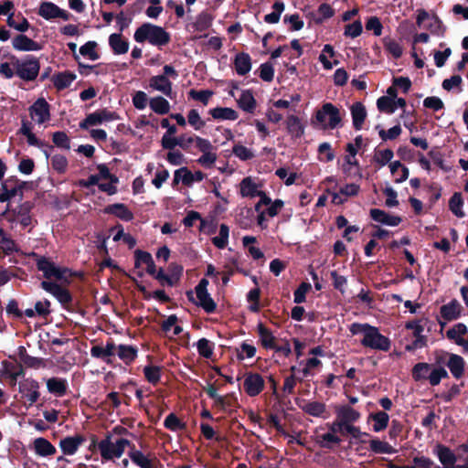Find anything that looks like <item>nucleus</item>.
<instances>
[{
  "mask_svg": "<svg viewBox=\"0 0 468 468\" xmlns=\"http://www.w3.org/2000/svg\"><path fill=\"white\" fill-rule=\"evenodd\" d=\"M349 331L354 335H361V344L371 349L388 351L390 348V341L381 335L379 330L368 324L354 323L350 325Z\"/></svg>",
  "mask_w": 468,
  "mask_h": 468,
  "instance_id": "1",
  "label": "nucleus"
},
{
  "mask_svg": "<svg viewBox=\"0 0 468 468\" xmlns=\"http://www.w3.org/2000/svg\"><path fill=\"white\" fill-rule=\"evenodd\" d=\"M9 60L16 69V76L24 81L35 80L40 70L39 59L33 55H27L23 58H18L15 55L9 56Z\"/></svg>",
  "mask_w": 468,
  "mask_h": 468,
  "instance_id": "2",
  "label": "nucleus"
},
{
  "mask_svg": "<svg viewBox=\"0 0 468 468\" xmlns=\"http://www.w3.org/2000/svg\"><path fill=\"white\" fill-rule=\"evenodd\" d=\"M134 39L140 43L148 41L154 46H164L169 42L170 36L163 27L146 23L135 31Z\"/></svg>",
  "mask_w": 468,
  "mask_h": 468,
  "instance_id": "3",
  "label": "nucleus"
},
{
  "mask_svg": "<svg viewBox=\"0 0 468 468\" xmlns=\"http://www.w3.org/2000/svg\"><path fill=\"white\" fill-rule=\"evenodd\" d=\"M40 287L52 294L64 309L69 312H76L77 305L74 303L72 294L69 289L50 281H42Z\"/></svg>",
  "mask_w": 468,
  "mask_h": 468,
  "instance_id": "4",
  "label": "nucleus"
},
{
  "mask_svg": "<svg viewBox=\"0 0 468 468\" xmlns=\"http://www.w3.org/2000/svg\"><path fill=\"white\" fill-rule=\"evenodd\" d=\"M341 122L339 110L332 103H324L315 114V123L322 129H335Z\"/></svg>",
  "mask_w": 468,
  "mask_h": 468,
  "instance_id": "5",
  "label": "nucleus"
},
{
  "mask_svg": "<svg viewBox=\"0 0 468 468\" xmlns=\"http://www.w3.org/2000/svg\"><path fill=\"white\" fill-rule=\"evenodd\" d=\"M264 182L259 177L246 176L239 184V194L242 198L253 199L266 194Z\"/></svg>",
  "mask_w": 468,
  "mask_h": 468,
  "instance_id": "6",
  "label": "nucleus"
},
{
  "mask_svg": "<svg viewBox=\"0 0 468 468\" xmlns=\"http://www.w3.org/2000/svg\"><path fill=\"white\" fill-rule=\"evenodd\" d=\"M207 285L208 281L207 279H202L197 285L195 303L202 307L207 313H213L216 309V303L207 292Z\"/></svg>",
  "mask_w": 468,
  "mask_h": 468,
  "instance_id": "7",
  "label": "nucleus"
},
{
  "mask_svg": "<svg viewBox=\"0 0 468 468\" xmlns=\"http://www.w3.org/2000/svg\"><path fill=\"white\" fill-rule=\"evenodd\" d=\"M37 14L46 20L61 18L68 21L72 16V15L68 11L61 9L54 3L48 1H43L40 3Z\"/></svg>",
  "mask_w": 468,
  "mask_h": 468,
  "instance_id": "8",
  "label": "nucleus"
},
{
  "mask_svg": "<svg viewBox=\"0 0 468 468\" xmlns=\"http://www.w3.org/2000/svg\"><path fill=\"white\" fill-rule=\"evenodd\" d=\"M28 256L35 261L37 271L43 272V276L47 281L56 279L58 266H57L54 261L34 251L30 252Z\"/></svg>",
  "mask_w": 468,
  "mask_h": 468,
  "instance_id": "9",
  "label": "nucleus"
},
{
  "mask_svg": "<svg viewBox=\"0 0 468 468\" xmlns=\"http://www.w3.org/2000/svg\"><path fill=\"white\" fill-rule=\"evenodd\" d=\"M29 114L38 124L50 119V105L44 98H38L29 108Z\"/></svg>",
  "mask_w": 468,
  "mask_h": 468,
  "instance_id": "10",
  "label": "nucleus"
},
{
  "mask_svg": "<svg viewBox=\"0 0 468 468\" xmlns=\"http://www.w3.org/2000/svg\"><path fill=\"white\" fill-rule=\"evenodd\" d=\"M116 118L114 112H110L106 109L96 111L90 113L79 124L82 130H87L90 126H95L102 123L103 122L114 120Z\"/></svg>",
  "mask_w": 468,
  "mask_h": 468,
  "instance_id": "11",
  "label": "nucleus"
},
{
  "mask_svg": "<svg viewBox=\"0 0 468 468\" xmlns=\"http://www.w3.org/2000/svg\"><path fill=\"white\" fill-rule=\"evenodd\" d=\"M244 390L250 396L259 395L264 388L265 382L263 378L258 373H248L244 377Z\"/></svg>",
  "mask_w": 468,
  "mask_h": 468,
  "instance_id": "12",
  "label": "nucleus"
},
{
  "mask_svg": "<svg viewBox=\"0 0 468 468\" xmlns=\"http://www.w3.org/2000/svg\"><path fill=\"white\" fill-rule=\"evenodd\" d=\"M405 327L411 331L413 337L415 338L413 342L406 346L407 350H414L418 348H422L426 345V336L423 335V325L420 324V321H410L408 322Z\"/></svg>",
  "mask_w": 468,
  "mask_h": 468,
  "instance_id": "13",
  "label": "nucleus"
},
{
  "mask_svg": "<svg viewBox=\"0 0 468 468\" xmlns=\"http://www.w3.org/2000/svg\"><path fill=\"white\" fill-rule=\"evenodd\" d=\"M467 333V326L464 324L459 323L447 330L446 336L456 345L462 346L464 352L468 353V340L464 339Z\"/></svg>",
  "mask_w": 468,
  "mask_h": 468,
  "instance_id": "14",
  "label": "nucleus"
},
{
  "mask_svg": "<svg viewBox=\"0 0 468 468\" xmlns=\"http://www.w3.org/2000/svg\"><path fill=\"white\" fill-rule=\"evenodd\" d=\"M17 177L12 176L5 179L1 184L0 202H9L13 197L19 196L20 191L18 188Z\"/></svg>",
  "mask_w": 468,
  "mask_h": 468,
  "instance_id": "15",
  "label": "nucleus"
},
{
  "mask_svg": "<svg viewBox=\"0 0 468 468\" xmlns=\"http://www.w3.org/2000/svg\"><path fill=\"white\" fill-rule=\"evenodd\" d=\"M205 178V175L201 171L191 172L186 167H181L175 171L174 181L176 183L181 181L184 185L190 186L195 182H200Z\"/></svg>",
  "mask_w": 468,
  "mask_h": 468,
  "instance_id": "16",
  "label": "nucleus"
},
{
  "mask_svg": "<svg viewBox=\"0 0 468 468\" xmlns=\"http://www.w3.org/2000/svg\"><path fill=\"white\" fill-rule=\"evenodd\" d=\"M299 366L302 367L298 370L299 381H303L311 377H314L319 371L322 362L317 357H310L305 361H300Z\"/></svg>",
  "mask_w": 468,
  "mask_h": 468,
  "instance_id": "17",
  "label": "nucleus"
},
{
  "mask_svg": "<svg viewBox=\"0 0 468 468\" xmlns=\"http://www.w3.org/2000/svg\"><path fill=\"white\" fill-rule=\"evenodd\" d=\"M12 47L17 51H38L41 45L24 34L16 35L12 39Z\"/></svg>",
  "mask_w": 468,
  "mask_h": 468,
  "instance_id": "18",
  "label": "nucleus"
},
{
  "mask_svg": "<svg viewBox=\"0 0 468 468\" xmlns=\"http://www.w3.org/2000/svg\"><path fill=\"white\" fill-rule=\"evenodd\" d=\"M86 441L81 434L75 436H67L60 440L59 447L65 455H73L77 452L80 446Z\"/></svg>",
  "mask_w": 468,
  "mask_h": 468,
  "instance_id": "19",
  "label": "nucleus"
},
{
  "mask_svg": "<svg viewBox=\"0 0 468 468\" xmlns=\"http://www.w3.org/2000/svg\"><path fill=\"white\" fill-rule=\"evenodd\" d=\"M39 383L35 379H26L24 383L19 386L20 392H27L26 397L29 406L35 404L39 399L40 393Z\"/></svg>",
  "mask_w": 468,
  "mask_h": 468,
  "instance_id": "20",
  "label": "nucleus"
},
{
  "mask_svg": "<svg viewBox=\"0 0 468 468\" xmlns=\"http://www.w3.org/2000/svg\"><path fill=\"white\" fill-rule=\"evenodd\" d=\"M149 86L153 90L160 91L169 98H173L172 83L165 76L152 77L149 80Z\"/></svg>",
  "mask_w": 468,
  "mask_h": 468,
  "instance_id": "21",
  "label": "nucleus"
},
{
  "mask_svg": "<svg viewBox=\"0 0 468 468\" xmlns=\"http://www.w3.org/2000/svg\"><path fill=\"white\" fill-rule=\"evenodd\" d=\"M33 449L38 456H52L57 452L55 446L46 438L39 437L34 440Z\"/></svg>",
  "mask_w": 468,
  "mask_h": 468,
  "instance_id": "22",
  "label": "nucleus"
},
{
  "mask_svg": "<svg viewBox=\"0 0 468 468\" xmlns=\"http://www.w3.org/2000/svg\"><path fill=\"white\" fill-rule=\"evenodd\" d=\"M47 388L49 393L57 397H63L67 394L68 381L62 378H50L47 380Z\"/></svg>",
  "mask_w": 468,
  "mask_h": 468,
  "instance_id": "23",
  "label": "nucleus"
},
{
  "mask_svg": "<svg viewBox=\"0 0 468 468\" xmlns=\"http://www.w3.org/2000/svg\"><path fill=\"white\" fill-rule=\"evenodd\" d=\"M101 458L104 460H112L117 457V442L113 443L111 441V435H107L97 445Z\"/></svg>",
  "mask_w": 468,
  "mask_h": 468,
  "instance_id": "24",
  "label": "nucleus"
},
{
  "mask_svg": "<svg viewBox=\"0 0 468 468\" xmlns=\"http://www.w3.org/2000/svg\"><path fill=\"white\" fill-rule=\"evenodd\" d=\"M370 216L375 221L388 226L395 227L401 222V218L399 217L388 214L384 210L378 208L371 209Z\"/></svg>",
  "mask_w": 468,
  "mask_h": 468,
  "instance_id": "25",
  "label": "nucleus"
},
{
  "mask_svg": "<svg viewBox=\"0 0 468 468\" xmlns=\"http://www.w3.org/2000/svg\"><path fill=\"white\" fill-rule=\"evenodd\" d=\"M234 68L238 75L244 76L251 69V59L247 53H239L234 58Z\"/></svg>",
  "mask_w": 468,
  "mask_h": 468,
  "instance_id": "26",
  "label": "nucleus"
},
{
  "mask_svg": "<svg viewBox=\"0 0 468 468\" xmlns=\"http://www.w3.org/2000/svg\"><path fill=\"white\" fill-rule=\"evenodd\" d=\"M353 125L356 130H361L364 121L367 117V111L361 102L354 103L351 108Z\"/></svg>",
  "mask_w": 468,
  "mask_h": 468,
  "instance_id": "27",
  "label": "nucleus"
},
{
  "mask_svg": "<svg viewBox=\"0 0 468 468\" xmlns=\"http://www.w3.org/2000/svg\"><path fill=\"white\" fill-rule=\"evenodd\" d=\"M301 409L307 414L314 417L326 418L325 405L318 401H303Z\"/></svg>",
  "mask_w": 468,
  "mask_h": 468,
  "instance_id": "28",
  "label": "nucleus"
},
{
  "mask_svg": "<svg viewBox=\"0 0 468 468\" xmlns=\"http://www.w3.org/2000/svg\"><path fill=\"white\" fill-rule=\"evenodd\" d=\"M150 109L156 114L165 115L171 110L169 101L162 96L153 97L149 100Z\"/></svg>",
  "mask_w": 468,
  "mask_h": 468,
  "instance_id": "29",
  "label": "nucleus"
},
{
  "mask_svg": "<svg viewBox=\"0 0 468 468\" xmlns=\"http://www.w3.org/2000/svg\"><path fill=\"white\" fill-rule=\"evenodd\" d=\"M447 367L452 376L459 378L463 376L464 371V360L462 356L452 354L447 362Z\"/></svg>",
  "mask_w": 468,
  "mask_h": 468,
  "instance_id": "30",
  "label": "nucleus"
},
{
  "mask_svg": "<svg viewBox=\"0 0 468 468\" xmlns=\"http://www.w3.org/2000/svg\"><path fill=\"white\" fill-rule=\"evenodd\" d=\"M209 114L216 120L235 121L238 119V112L228 107H216L209 110Z\"/></svg>",
  "mask_w": 468,
  "mask_h": 468,
  "instance_id": "31",
  "label": "nucleus"
},
{
  "mask_svg": "<svg viewBox=\"0 0 468 468\" xmlns=\"http://www.w3.org/2000/svg\"><path fill=\"white\" fill-rule=\"evenodd\" d=\"M462 312V305L456 300L451 301L441 308V314L446 320L456 319Z\"/></svg>",
  "mask_w": 468,
  "mask_h": 468,
  "instance_id": "32",
  "label": "nucleus"
},
{
  "mask_svg": "<svg viewBox=\"0 0 468 468\" xmlns=\"http://www.w3.org/2000/svg\"><path fill=\"white\" fill-rule=\"evenodd\" d=\"M336 417L344 423H353L359 419L360 414L349 406H343L337 409Z\"/></svg>",
  "mask_w": 468,
  "mask_h": 468,
  "instance_id": "33",
  "label": "nucleus"
},
{
  "mask_svg": "<svg viewBox=\"0 0 468 468\" xmlns=\"http://www.w3.org/2000/svg\"><path fill=\"white\" fill-rule=\"evenodd\" d=\"M18 356L21 362L27 367L39 368L44 365L43 358L28 355L27 349L22 346L18 347Z\"/></svg>",
  "mask_w": 468,
  "mask_h": 468,
  "instance_id": "34",
  "label": "nucleus"
},
{
  "mask_svg": "<svg viewBox=\"0 0 468 468\" xmlns=\"http://www.w3.org/2000/svg\"><path fill=\"white\" fill-rule=\"evenodd\" d=\"M75 78V74L69 71L59 72L53 76V84L58 90H64L70 86Z\"/></svg>",
  "mask_w": 468,
  "mask_h": 468,
  "instance_id": "35",
  "label": "nucleus"
},
{
  "mask_svg": "<svg viewBox=\"0 0 468 468\" xmlns=\"http://www.w3.org/2000/svg\"><path fill=\"white\" fill-rule=\"evenodd\" d=\"M389 169L395 177L396 183H402L409 177V169L399 161H394L389 164Z\"/></svg>",
  "mask_w": 468,
  "mask_h": 468,
  "instance_id": "36",
  "label": "nucleus"
},
{
  "mask_svg": "<svg viewBox=\"0 0 468 468\" xmlns=\"http://www.w3.org/2000/svg\"><path fill=\"white\" fill-rule=\"evenodd\" d=\"M288 133L292 136L299 138L303 134L304 128L300 119L294 115L288 116L286 120Z\"/></svg>",
  "mask_w": 468,
  "mask_h": 468,
  "instance_id": "37",
  "label": "nucleus"
},
{
  "mask_svg": "<svg viewBox=\"0 0 468 468\" xmlns=\"http://www.w3.org/2000/svg\"><path fill=\"white\" fill-rule=\"evenodd\" d=\"M238 104L239 108L247 112H252L256 107V101L250 90H244L241 92L238 99Z\"/></svg>",
  "mask_w": 468,
  "mask_h": 468,
  "instance_id": "38",
  "label": "nucleus"
},
{
  "mask_svg": "<svg viewBox=\"0 0 468 468\" xmlns=\"http://www.w3.org/2000/svg\"><path fill=\"white\" fill-rule=\"evenodd\" d=\"M114 349H115L114 343L108 342L106 346H93L90 349V354L93 357H97V358H101V359L104 360L113 355Z\"/></svg>",
  "mask_w": 468,
  "mask_h": 468,
  "instance_id": "39",
  "label": "nucleus"
},
{
  "mask_svg": "<svg viewBox=\"0 0 468 468\" xmlns=\"http://www.w3.org/2000/svg\"><path fill=\"white\" fill-rule=\"evenodd\" d=\"M370 450L378 454H392L395 452L394 448L387 441L374 439L369 441Z\"/></svg>",
  "mask_w": 468,
  "mask_h": 468,
  "instance_id": "40",
  "label": "nucleus"
},
{
  "mask_svg": "<svg viewBox=\"0 0 468 468\" xmlns=\"http://www.w3.org/2000/svg\"><path fill=\"white\" fill-rule=\"evenodd\" d=\"M463 199L461 193H454L449 201V208L457 218H463L465 216L463 210Z\"/></svg>",
  "mask_w": 468,
  "mask_h": 468,
  "instance_id": "41",
  "label": "nucleus"
},
{
  "mask_svg": "<svg viewBox=\"0 0 468 468\" xmlns=\"http://www.w3.org/2000/svg\"><path fill=\"white\" fill-rule=\"evenodd\" d=\"M369 418L373 420V431L376 432H379L385 430L388 427L389 417L384 411H378L377 413L371 414Z\"/></svg>",
  "mask_w": 468,
  "mask_h": 468,
  "instance_id": "42",
  "label": "nucleus"
},
{
  "mask_svg": "<svg viewBox=\"0 0 468 468\" xmlns=\"http://www.w3.org/2000/svg\"><path fill=\"white\" fill-rule=\"evenodd\" d=\"M436 454L440 462L443 465H453L456 462L454 453L447 447L438 445L436 448Z\"/></svg>",
  "mask_w": 468,
  "mask_h": 468,
  "instance_id": "43",
  "label": "nucleus"
},
{
  "mask_svg": "<svg viewBox=\"0 0 468 468\" xmlns=\"http://www.w3.org/2000/svg\"><path fill=\"white\" fill-rule=\"evenodd\" d=\"M258 333L260 336L261 343L266 348H273L275 338L272 335V333L265 327L262 324L258 325Z\"/></svg>",
  "mask_w": 468,
  "mask_h": 468,
  "instance_id": "44",
  "label": "nucleus"
},
{
  "mask_svg": "<svg viewBox=\"0 0 468 468\" xmlns=\"http://www.w3.org/2000/svg\"><path fill=\"white\" fill-rule=\"evenodd\" d=\"M335 54V50L331 45L327 44L324 46L323 50L319 55V61L323 64L325 69H331L334 64L336 65L338 63L337 60L334 63L329 60V58H333Z\"/></svg>",
  "mask_w": 468,
  "mask_h": 468,
  "instance_id": "45",
  "label": "nucleus"
},
{
  "mask_svg": "<svg viewBox=\"0 0 468 468\" xmlns=\"http://www.w3.org/2000/svg\"><path fill=\"white\" fill-rule=\"evenodd\" d=\"M229 229L227 225L221 224L218 235L212 239L213 244L218 249H224L229 242Z\"/></svg>",
  "mask_w": 468,
  "mask_h": 468,
  "instance_id": "46",
  "label": "nucleus"
},
{
  "mask_svg": "<svg viewBox=\"0 0 468 468\" xmlns=\"http://www.w3.org/2000/svg\"><path fill=\"white\" fill-rule=\"evenodd\" d=\"M196 346L198 354L205 358H209L213 355L214 344L207 338L199 339Z\"/></svg>",
  "mask_w": 468,
  "mask_h": 468,
  "instance_id": "47",
  "label": "nucleus"
},
{
  "mask_svg": "<svg viewBox=\"0 0 468 468\" xmlns=\"http://www.w3.org/2000/svg\"><path fill=\"white\" fill-rule=\"evenodd\" d=\"M385 48L395 58L401 57L403 48L400 43L393 38L386 37L383 40Z\"/></svg>",
  "mask_w": 468,
  "mask_h": 468,
  "instance_id": "48",
  "label": "nucleus"
},
{
  "mask_svg": "<svg viewBox=\"0 0 468 468\" xmlns=\"http://www.w3.org/2000/svg\"><path fill=\"white\" fill-rule=\"evenodd\" d=\"M213 17L208 13L203 12L199 14L194 24L193 27L197 31H205L207 30L212 24Z\"/></svg>",
  "mask_w": 468,
  "mask_h": 468,
  "instance_id": "49",
  "label": "nucleus"
},
{
  "mask_svg": "<svg viewBox=\"0 0 468 468\" xmlns=\"http://www.w3.org/2000/svg\"><path fill=\"white\" fill-rule=\"evenodd\" d=\"M137 356V349L133 346L119 345V358L126 364L133 361Z\"/></svg>",
  "mask_w": 468,
  "mask_h": 468,
  "instance_id": "50",
  "label": "nucleus"
},
{
  "mask_svg": "<svg viewBox=\"0 0 468 468\" xmlns=\"http://www.w3.org/2000/svg\"><path fill=\"white\" fill-rule=\"evenodd\" d=\"M431 365L427 363H418L412 369V376L415 380L428 379Z\"/></svg>",
  "mask_w": 468,
  "mask_h": 468,
  "instance_id": "51",
  "label": "nucleus"
},
{
  "mask_svg": "<svg viewBox=\"0 0 468 468\" xmlns=\"http://www.w3.org/2000/svg\"><path fill=\"white\" fill-rule=\"evenodd\" d=\"M377 106L380 112L387 113H393L397 110V105H395L394 99L388 96H382L378 99Z\"/></svg>",
  "mask_w": 468,
  "mask_h": 468,
  "instance_id": "52",
  "label": "nucleus"
},
{
  "mask_svg": "<svg viewBox=\"0 0 468 468\" xmlns=\"http://www.w3.org/2000/svg\"><path fill=\"white\" fill-rule=\"evenodd\" d=\"M272 8L273 12L264 16V21L268 24H276L279 22L281 15L284 10V4L282 2H275Z\"/></svg>",
  "mask_w": 468,
  "mask_h": 468,
  "instance_id": "53",
  "label": "nucleus"
},
{
  "mask_svg": "<svg viewBox=\"0 0 468 468\" xmlns=\"http://www.w3.org/2000/svg\"><path fill=\"white\" fill-rule=\"evenodd\" d=\"M52 141L57 147H59V148H62L65 150L70 149V140L65 132H62V131L55 132L52 134Z\"/></svg>",
  "mask_w": 468,
  "mask_h": 468,
  "instance_id": "54",
  "label": "nucleus"
},
{
  "mask_svg": "<svg viewBox=\"0 0 468 468\" xmlns=\"http://www.w3.org/2000/svg\"><path fill=\"white\" fill-rule=\"evenodd\" d=\"M97 43L95 41H88L80 48V53L83 57H88L91 60H97L100 56L96 52Z\"/></svg>",
  "mask_w": 468,
  "mask_h": 468,
  "instance_id": "55",
  "label": "nucleus"
},
{
  "mask_svg": "<svg viewBox=\"0 0 468 468\" xmlns=\"http://www.w3.org/2000/svg\"><path fill=\"white\" fill-rule=\"evenodd\" d=\"M177 318L175 315H170L164 323L163 329L172 335H177L182 332V327L176 324Z\"/></svg>",
  "mask_w": 468,
  "mask_h": 468,
  "instance_id": "56",
  "label": "nucleus"
},
{
  "mask_svg": "<svg viewBox=\"0 0 468 468\" xmlns=\"http://www.w3.org/2000/svg\"><path fill=\"white\" fill-rule=\"evenodd\" d=\"M232 152L236 157L242 161H247L254 157L253 151L240 144L233 146Z\"/></svg>",
  "mask_w": 468,
  "mask_h": 468,
  "instance_id": "57",
  "label": "nucleus"
},
{
  "mask_svg": "<svg viewBox=\"0 0 468 468\" xmlns=\"http://www.w3.org/2000/svg\"><path fill=\"white\" fill-rule=\"evenodd\" d=\"M447 375V371L443 367H433L431 366L428 379L431 386H436L441 382L442 378H446Z\"/></svg>",
  "mask_w": 468,
  "mask_h": 468,
  "instance_id": "58",
  "label": "nucleus"
},
{
  "mask_svg": "<svg viewBox=\"0 0 468 468\" xmlns=\"http://www.w3.org/2000/svg\"><path fill=\"white\" fill-rule=\"evenodd\" d=\"M317 441L322 447L329 448L334 444H339L341 442V439L337 435L328 431L319 435Z\"/></svg>",
  "mask_w": 468,
  "mask_h": 468,
  "instance_id": "59",
  "label": "nucleus"
},
{
  "mask_svg": "<svg viewBox=\"0 0 468 468\" xmlns=\"http://www.w3.org/2000/svg\"><path fill=\"white\" fill-rule=\"evenodd\" d=\"M394 154L390 149L378 150L375 153L374 160L380 166H384L388 164L393 158Z\"/></svg>",
  "mask_w": 468,
  "mask_h": 468,
  "instance_id": "60",
  "label": "nucleus"
},
{
  "mask_svg": "<svg viewBox=\"0 0 468 468\" xmlns=\"http://www.w3.org/2000/svg\"><path fill=\"white\" fill-rule=\"evenodd\" d=\"M57 272L58 274H56L55 280L66 284H69L72 278L77 275V273L72 271L70 269L60 266H58Z\"/></svg>",
  "mask_w": 468,
  "mask_h": 468,
  "instance_id": "61",
  "label": "nucleus"
},
{
  "mask_svg": "<svg viewBox=\"0 0 468 468\" xmlns=\"http://www.w3.org/2000/svg\"><path fill=\"white\" fill-rule=\"evenodd\" d=\"M51 165L58 174H64L67 171L68 160L62 154H55L51 158Z\"/></svg>",
  "mask_w": 468,
  "mask_h": 468,
  "instance_id": "62",
  "label": "nucleus"
},
{
  "mask_svg": "<svg viewBox=\"0 0 468 468\" xmlns=\"http://www.w3.org/2000/svg\"><path fill=\"white\" fill-rule=\"evenodd\" d=\"M188 123L196 130H201L205 126V122L201 119L198 112L192 109L187 113Z\"/></svg>",
  "mask_w": 468,
  "mask_h": 468,
  "instance_id": "63",
  "label": "nucleus"
},
{
  "mask_svg": "<svg viewBox=\"0 0 468 468\" xmlns=\"http://www.w3.org/2000/svg\"><path fill=\"white\" fill-rule=\"evenodd\" d=\"M256 354V348L249 344L243 343L237 350V356L240 360L251 358Z\"/></svg>",
  "mask_w": 468,
  "mask_h": 468,
  "instance_id": "64",
  "label": "nucleus"
}]
</instances>
